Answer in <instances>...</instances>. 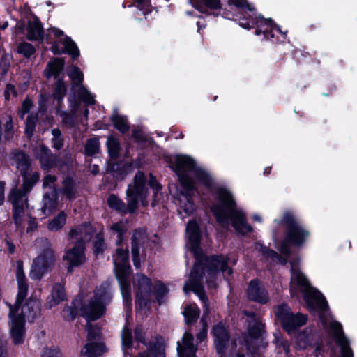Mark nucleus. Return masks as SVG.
I'll return each mask as SVG.
<instances>
[{
    "instance_id": "nucleus-22",
    "label": "nucleus",
    "mask_w": 357,
    "mask_h": 357,
    "mask_svg": "<svg viewBox=\"0 0 357 357\" xmlns=\"http://www.w3.org/2000/svg\"><path fill=\"white\" fill-rule=\"evenodd\" d=\"M190 4L199 13L218 17L217 11L220 12L222 5L220 0H189Z\"/></svg>"
},
{
    "instance_id": "nucleus-14",
    "label": "nucleus",
    "mask_w": 357,
    "mask_h": 357,
    "mask_svg": "<svg viewBox=\"0 0 357 357\" xmlns=\"http://www.w3.org/2000/svg\"><path fill=\"white\" fill-rule=\"evenodd\" d=\"M34 158L38 160L40 168L45 172H50L59 164V158L45 144H40L32 150Z\"/></svg>"
},
{
    "instance_id": "nucleus-6",
    "label": "nucleus",
    "mask_w": 357,
    "mask_h": 357,
    "mask_svg": "<svg viewBox=\"0 0 357 357\" xmlns=\"http://www.w3.org/2000/svg\"><path fill=\"white\" fill-rule=\"evenodd\" d=\"M112 298L108 291V285L101 284L99 288L94 291V294L88 303H82L79 308L80 315L88 322L95 321L100 319L105 313L106 305Z\"/></svg>"
},
{
    "instance_id": "nucleus-12",
    "label": "nucleus",
    "mask_w": 357,
    "mask_h": 357,
    "mask_svg": "<svg viewBox=\"0 0 357 357\" xmlns=\"http://www.w3.org/2000/svg\"><path fill=\"white\" fill-rule=\"evenodd\" d=\"M330 328L333 333V339L340 348L341 354L340 356H337L335 349L331 347L330 349L331 357H354L353 351L350 347V342L345 337L341 324L334 321L331 324Z\"/></svg>"
},
{
    "instance_id": "nucleus-37",
    "label": "nucleus",
    "mask_w": 357,
    "mask_h": 357,
    "mask_svg": "<svg viewBox=\"0 0 357 357\" xmlns=\"http://www.w3.org/2000/svg\"><path fill=\"white\" fill-rule=\"evenodd\" d=\"M27 295L17 294L16 300L14 305L8 304L9 313L8 317L10 321H13L18 316H21L22 318H25V314L22 310L21 313H19L20 309L22 307V303L26 298Z\"/></svg>"
},
{
    "instance_id": "nucleus-48",
    "label": "nucleus",
    "mask_w": 357,
    "mask_h": 357,
    "mask_svg": "<svg viewBox=\"0 0 357 357\" xmlns=\"http://www.w3.org/2000/svg\"><path fill=\"white\" fill-rule=\"evenodd\" d=\"M150 351L151 354L148 351L139 352L137 357H166L165 348L160 344L151 345Z\"/></svg>"
},
{
    "instance_id": "nucleus-3",
    "label": "nucleus",
    "mask_w": 357,
    "mask_h": 357,
    "mask_svg": "<svg viewBox=\"0 0 357 357\" xmlns=\"http://www.w3.org/2000/svg\"><path fill=\"white\" fill-rule=\"evenodd\" d=\"M227 3L229 6L233 5L242 9L234 19L242 28L248 30L255 29V35L263 34L264 39L273 44L284 43L287 39V31H282L272 18H265L261 13H258L247 0H227Z\"/></svg>"
},
{
    "instance_id": "nucleus-63",
    "label": "nucleus",
    "mask_w": 357,
    "mask_h": 357,
    "mask_svg": "<svg viewBox=\"0 0 357 357\" xmlns=\"http://www.w3.org/2000/svg\"><path fill=\"white\" fill-rule=\"evenodd\" d=\"M17 91L15 86L13 84L8 83L6 84L3 96L6 101H9L10 100V96L13 98H16L17 96Z\"/></svg>"
},
{
    "instance_id": "nucleus-24",
    "label": "nucleus",
    "mask_w": 357,
    "mask_h": 357,
    "mask_svg": "<svg viewBox=\"0 0 357 357\" xmlns=\"http://www.w3.org/2000/svg\"><path fill=\"white\" fill-rule=\"evenodd\" d=\"M132 170L131 162L122 163L114 160H109L107 162V172L116 179L124 178Z\"/></svg>"
},
{
    "instance_id": "nucleus-11",
    "label": "nucleus",
    "mask_w": 357,
    "mask_h": 357,
    "mask_svg": "<svg viewBox=\"0 0 357 357\" xmlns=\"http://www.w3.org/2000/svg\"><path fill=\"white\" fill-rule=\"evenodd\" d=\"M55 257L51 250H44L39 256L33 261L30 272V277L33 280H41L54 266Z\"/></svg>"
},
{
    "instance_id": "nucleus-41",
    "label": "nucleus",
    "mask_w": 357,
    "mask_h": 357,
    "mask_svg": "<svg viewBox=\"0 0 357 357\" xmlns=\"http://www.w3.org/2000/svg\"><path fill=\"white\" fill-rule=\"evenodd\" d=\"M67 74L72 81L74 86H82L84 81V74L77 66L68 67Z\"/></svg>"
},
{
    "instance_id": "nucleus-20",
    "label": "nucleus",
    "mask_w": 357,
    "mask_h": 357,
    "mask_svg": "<svg viewBox=\"0 0 357 357\" xmlns=\"http://www.w3.org/2000/svg\"><path fill=\"white\" fill-rule=\"evenodd\" d=\"M186 232L188 235L190 250L193 253L194 256L196 253H199L203 250L201 248L202 231L199 224L195 220L188 221L186 226Z\"/></svg>"
},
{
    "instance_id": "nucleus-28",
    "label": "nucleus",
    "mask_w": 357,
    "mask_h": 357,
    "mask_svg": "<svg viewBox=\"0 0 357 357\" xmlns=\"http://www.w3.org/2000/svg\"><path fill=\"white\" fill-rule=\"evenodd\" d=\"M10 159L15 162L16 167L20 169V173L23 171L31 170V160L29 155L24 151L20 149H15L10 153Z\"/></svg>"
},
{
    "instance_id": "nucleus-29",
    "label": "nucleus",
    "mask_w": 357,
    "mask_h": 357,
    "mask_svg": "<svg viewBox=\"0 0 357 357\" xmlns=\"http://www.w3.org/2000/svg\"><path fill=\"white\" fill-rule=\"evenodd\" d=\"M56 190H58L59 194L63 195L66 200L71 202L77 197V185L72 176H66L62 181V188H58L56 187Z\"/></svg>"
},
{
    "instance_id": "nucleus-34",
    "label": "nucleus",
    "mask_w": 357,
    "mask_h": 357,
    "mask_svg": "<svg viewBox=\"0 0 357 357\" xmlns=\"http://www.w3.org/2000/svg\"><path fill=\"white\" fill-rule=\"evenodd\" d=\"M67 93V86L64 82L63 77L58 80H55L54 84V90L52 93V98L56 102L58 107H61L63 99Z\"/></svg>"
},
{
    "instance_id": "nucleus-38",
    "label": "nucleus",
    "mask_w": 357,
    "mask_h": 357,
    "mask_svg": "<svg viewBox=\"0 0 357 357\" xmlns=\"http://www.w3.org/2000/svg\"><path fill=\"white\" fill-rule=\"evenodd\" d=\"M114 127L122 134H126L130 130V126L127 118L125 116L119 115L116 111H114L110 116Z\"/></svg>"
},
{
    "instance_id": "nucleus-32",
    "label": "nucleus",
    "mask_w": 357,
    "mask_h": 357,
    "mask_svg": "<svg viewBox=\"0 0 357 357\" xmlns=\"http://www.w3.org/2000/svg\"><path fill=\"white\" fill-rule=\"evenodd\" d=\"M121 293L123 297V301L125 306L132 305V291L130 278L116 279Z\"/></svg>"
},
{
    "instance_id": "nucleus-50",
    "label": "nucleus",
    "mask_w": 357,
    "mask_h": 357,
    "mask_svg": "<svg viewBox=\"0 0 357 357\" xmlns=\"http://www.w3.org/2000/svg\"><path fill=\"white\" fill-rule=\"evenodd\" d=\"M27 195L26 192L22 189H19L17 187L13 188L9 194L8 195V200L11 204H17L23 203V198Z\"/></svg>"
},
{
    "instance_id": "nucleus-27",
    "label": "nucleus",
    "mask_w": 357,
    "mask_h": 357,
    "mask_svg": "<svg viewBox=\"0 0 357 357\" xmlns=\"http://www.w3.org/2000/svg\"><path fill=\"white\" fill-rule=\"evenodd\" d=\"M295 339L296 349L299 351L305 350L309 347H314L315 335L312 328H305L296 335Z\"/></svg>"
},
{
    "instance_id": "nucleus-2",
    "label": "nucleus",
    "mask_w": 357,
    "mask_h": 357,
    "mask_svg": "<svg viewBox=\"0 0 357 357\" xmlns=\"http://www.w3.org/2000/svg\"><path fill=\"white\" fill-rule=\"evenodd\" d=\"M168 162L169 167L176 174L183 188L181 194L186 198V203L183 206V210L188 215H192L195 211V204L192 197L195 183L188 173H192L197 181L206 188L213 187V180L206 170L197 166L195 160L190 156L177 155L174 162L171 158Z\"/></svg>"
},
{
    "instance_id": "nucleus-54",
    "label": "nucleus",
    "mask_w": 357,
    "mask_h": 357,
    "mask_svg": "<svg viewBox=\"0 0 357 357\" xmlns=\"http://www.w3.org/2000/svg\"><path fill=\"white\" fill-rule=\"evenodd\" d=\"M122 347L123 349H130L132 346V331L126 324L121 331Z\"/></svg>"
},
{
    "instance_id": "nucleus-33",
    "label": "nucleus",
    "mask_w": 357,
    "mask_h": 357,
    "mask_svg": "<svg viewBox=\"0 0 357 357\" xmlns=\"http://www.w3.org/2000/svg\"><path fill=\"white\" fill-rule=\"evenodd\" d=\"M51 300L48 301L50 307H54L66 300V290L63 285L55 283L52 287Z\"/></svg>"
},
{
    "instance_id": "nucleus-18",
    "label": "nucleus",
    "mask_w": 357,
    "mask_h": 357,
    "mask_svg": "<svg viewBox=\"0 0 357 357\" xmlns=\"http://www.w3.org/2000/svg\"><path fill=\"white\" fill-rule=\"evenodd\" d=\"M246 294L250 301L261 305L269 301L268 293L259 279L255 278L249 282Z\"/></svg>"
},
{
    "instance_id": "nucleus-62",
    "label": "nucleus",
    "mask_w": 357,
    "mask_h": 357,
    "mask_svg": "<svg viewBox=\"0 0 357 357\" xmlns=\"http://www.w3.org/2000/svg\"><path fill=\"white\" fill-rule=\"evenodd\" d=\"M276 347L278 349H282L287 356L291 355L290 344L289 341L282 337H275Z\"/></svg>"
},
{
    "instance_id": "nucleus-57",
    "label": "nucleus",
    "mask_w": 357,
    "mask_h": 357,
    "mask_svg": "<svg viewBox=\"0 0 357 357\" xmlns=\"http://www.w3.org/2000/svg\"><path fill=\"white\" fill-rule=\"evenodd\" d=\"M78 96L80 100L86 103L87 105H93L96 103L94 97L90 92L83 86L78 90Z\"/></svg>"
},
{
    "instance_id": "nucleus-16",
    "label": "nucleus",
    "mask_w": 357,
    "mask_h": 357,
    "mask_svg": "<svg viewBox=\"0 0 357 357\" xmlns=\"http://www.w3.org/2000/svg\"><path fill=\"white\" fill-rule=\"evenodd\" d=\"M245 314L248 317L255 318L253 321L248 324L247 333L243 336L245 345L250 347L254 341L259 340L266 333V326L261 321L255 318V314L253 312H245Z\"/></svg>"
},
{
    "instance_id": "nucleus-43",
    "label": "nucleus",
    "mask_w": 357,
    "mask_h": 357,
    "mask_svg": "<svg viewBox=\"0 0 357 357\" xmlns=\"http://www.w3.org/2000/svg\"><path fill=\"white\" fill-rule=\"evenodd\" d=\"M199 309L197 306L193 307L190 305H187L183 312L186 324L191 325L195 323L199 318Z\"/></svg>"
},
{
    "instance_id": "nucleus-10",
    "label": "nucleus",
    "mask_w": 357,
    "mask_h": 357,
    "mask_svg": "<svg viewBox=\"0 0 357 357\" xmlns=\"http://www.w3.org/2000/svg\"><path fill=\"white\" fill-rule=\"evenodd\" d=\"M86 241L81 238L73 243L72 248L65 249L62 257L67 273H73L75 268L86 262Z\"/></svg>"
},
{
    "instance_id": "nucleus-49",
    "label": "nucleus",
    "mask_w": 357,
    "mask_h": 357,
    "mask_svg": "<svg viewBox=\"0 0 357 357\" xmlns=\"http://www.w3.org/2000/svg\"><path fill=\"white\" fill-rule=\"evenodd\" d=\"M38 121V115L36 114H29L25 121L24 133L28 138H31L36 130Z\"/></svg>"
},
{
    "instance_id": "nucleus-5",
    "label": "nucleus",
    "mask_w": 357,
    "mask_h": 357,
    "mask_svg": "<svg viewBox=\"0 0 357 357\" xmlns=\"http://www.w3.org/2000/svg\"><path fill=\"white\" fill-rule=\"evenodd\" d=\"M291 264L290 291H296L302 294L309 312H326L329 306L324 296L310 284L299 268L294 266V262Z\"/></svg>"
},
{
    "instance_id": "nucleus-31",
    "label": "nucleus",
    "mask_w": 357,
    "mask_h": 357,
    "mask_svg": "<svg viewBox=\"0 0 357 357\" xmlns=\"http://www.w3.org/2000/svg\"><path fill=\"white\" fill-rule=\"evenodd\" d=\"M169 293V289L162 280H155L152 288V294L159 305L165 302Z\"/></svg>"
},
{
    "instance_id": "nucleus-64",
    "label": "nucleus",
    "mask_w": 357,
    "mask_h": 357,
    "mask_svg": "<svg viewBox=\"0 0 357 357\" xmlns=\"http://www.w3.org/2000/svg\"><path fill=\"white\" fill-rule=\"evenodd\" d=\"M197 348L178 347V354L179 357H195Z\"/></svg>"
},
{
    "instance_id": "nucleus-53",
    "label": "nucleus",
    "mask_w": 357,
    "mask_h": 357,
    "mask_svg": "<svg viewBox=\"0 0 357 357\" xmlns=\"http://www.w3.org/2000/svg\"><path fill=\"white\" fill-rule=\"evenodd\" d=\"M78 315V308L75 304V301H73L71 305H66L63 309V319L67 321H74Z\"/></svg>"
},
{
    "instance_id": "nucleus-60",
    "label": "nucleus",
    "mask_w": 357,
    "mask_h": 357,
    "mask_svg": "<svg viewBox=\"0 0 357 357\" xmlns=\"http://www.w3.org/2000/svg\"><path fill=\"white\" fill-rule=\"evenodd\" d=\"M128 197V203L126 205L125 214L127 213H135L137 210L139 208V198L132 197Z\"/></svg>"
},
{
    "instance_id": "nucleus-4",
    "label": "nucleus",
    "mask_w": 357,
    "mask_h": 357,
    "mask_svg": "<svg viewBox=\"0 0 357 357\" xmlns=\"http://www.w3.org/2000/svg\"><path fill=\"white\" fill-rule=\"evenodd\" d=\"M211 211L216 222L224 228L229 225L240 236H245L253 231L248 224L245 213L238 208L236 201L230 190L225 187H218Z\"/></svg>"
},
{
    "instance_id": "nucleus-55",
    "label": "nucleus",
    "mask_w": 357,
    "mask_h": 357,
    "mask_svg": "<svg viewBox=\"0 0 357 357\" xmlns=\"http://www.w3.org/2000/svg\"><path fill=\"white\" fill-rule=\"evenodd\" d=\"M13 220L16 226H19L22 222V218L24 215V207L22 204L12 205Z\"/></svg>"
},
{
    "instance_id": "nucleus-58",
    "label": "nucleus",
    "mask_w": 357,
    "mask_h": 357,
    "mask_svg": "<svg viewBox=\"0 0 357 357\" xmlns=\"http://www.w3.org/2000/svg\"><path fill=\"white\" fill-rule=\"evenodd\" d=\"M12 59V56L7 54L3 53L1 54L0 57V70L1 74L2 75H5L8 73L10 68V61Z\"/></svg>"
},
{
    "instance_id": "nucleus-25",
    "label": "nucleus",
    "mask_w": 357,
    "mask_h": 357,
    "mask_svg": "<svg viewBox=\"0 0 357 357\" xmlns=\"http://www.w3.org/2000/svg\"><path fill=\"white\" fill-rule=\"evenodd\" d=\"M42 202V211L44 215H50L56 211L59 204V193L54 184L51 191L44 193Z\"/></svg>"
},
{
    "instance_id": "nucleus-42",
    "label": "nucleus",
    "mask_w": 357,
    "mask_h": 357,
    "mask_svg": "<svg viewBox=\"0 0 357 357\" xmlns=\"http://www.w3.org/2000/svg\"><path fill=\"white\" fill-rule=\"evenodd\" d=\"M67 215L64 211H61L56 216L51 220L47 228L50 231H56L61 229L66 223Z\"/></svg>"
},
{
    "instance_id": "nucleus-19",
    "label": "nucleus",
    "mask_w": 357,
    "mask_h": 357,
    "mask_svg": "<svg viewBox=\"0 0 357 357\" xmlns=\"http://www.w3.org/2000/svg\"><path fill=\"white\" fill-rule=\"evenodd\" d=\"M211 333L214 337L217 352L223 353L227 349L231 337L228 327L222 321H219L213 326Z\"/></svg>"
},
{
    "instance_id": "nucleus-17",
    "label": "nucleus",
    "mask_w": 357,
    "mask_h": 357,
    "mask_svg": "<svg viewBox=\"0 0 357 357\" xmlns=\"http://www.w3.org/2000/svg\"><path fill=\"white\" fill-rule=\"evenodd\" d=\"M146 229L138 227L133 230L131 236V255L133 266L136 269L141 267L140 248L146 238Z\"/></svg>"
},
{
    "instance_id": "nucleus-30",
    "label": "nucleus",
    "mask_w": 357,
    "mask_h": 357,
    "mask_svg": "<svg viewBox=\"0 0 357 357\" xmlns=\"http://www.w3.org/2000/svg\"><path fill=\"white\" fill-rule=\"evenodd\" d=\"M16 280L17 283V294H28L29 284L24 271V264L20 259L16 261Z\"/></svg>"
},
{
    "instance_id": "nucleus-26",
    "label": "nucleus",
    "mask_w": 357,
    "mask_h": 357,
    "mask_svg": "<svg viewBox=\"0 0 357 357\" xmlns=\"http://www.w3.org/2000/svg\"><path fill=\"white\" fill-rule=\"evenodd\" d=\"M26 38L29 41H40L44 40V29L40 19L33 16V22L29 21L27 26Z\"/></svg>"
},
{
    "instance_id": "nucleus-1",
    "label": "nucleus",
    "mask_w": 357,
    "mask_h": 357,
    "mask_svg": "<svg viewBox=\"0 0 357 357\" xmlns=\"http://www.w3.org/2000/svg\"><path fill=\"white\" fill-rule=\"evenodd\" d=\"M195 261L191 269L190 280L192 290L202 300L207 299L202 284L204 276L206 273V283L208 289L218 288L217 278L220 273L227 272L229 275L233 274V268L229 267V257L223 254H212L208 255L204 250L194 255Z\"/></svg>"
},
{
    "instance_id": "nucleus-15",
    "label": "nucleus",
    "mask_w": 357,
    "mask_h": 357,
    "mask_svg": "<svg viewBox=\"0 0 357 357\" xmlns=\"http://www.w3.org/2000/svg\"><path fill=\"white\" fill-rule=\"evenodd\" d=\"M146 178L144 173L137 171L135 174L132 184H129L126 190L127 197L139 198L141 202H144L148 195V188L146 187Z\"/></svg>"
},
{
    "instance_id": "nucleus-9",
    "label": "nucleus",
    "mask_w": 357,
    "mask_h": 357,
    "mask_svg": "<svg viewBox=\"0 0 357 357\" xmlns=\"http://www.w3.org/2000/svg\"><path fill=\"white\" fill-rule=\"evenodd\" d=\"M275 317L280 322L283 330L289 335L295 333L307 321V315L301 313L294 314L285 303L278 305Z\"/></svg>"
},
{
    "instance_id": "nucleus-35",
    "label": "nucleus",
    "mask_w": 357,
    "mask_h": 357,
    "mask_svg": "<svg viewBox=\"0 0 357 357\" xmlns=\"http://www.w3.org/2000/svg\"><path fill=\"white\" fill-rule=\"evenodd\" d=\"M22 177V190L27 194L29 193L34 185L38 183L40 178V174L38 172H33L30 175V171H23L20 173Z\"/></svg>"
},
{
    "instance_id": "nucleus-59",
    "label": "nucleus",
    "mask_w": 357,
    "mask_h": 357,
    "mask_svg": "<svg viewBox=\"0 0 357 357\" xmlns=\"http://www.w3.org/2000/svg\"><path fill=\"white\" fill-rule=\"evenodd\" d=\"M256 249H257L266 259H275L278 255V253L276 251L268 248L262 243H259L256 246Z\"/></svg>"
},
{
    "instance_id": "nucleus-8",
    "label": "nucleus",
    "mask_w": 357,
    "mask_h": 357,
    "mask_svg": "<svg viewBox=\"0 0 357 357\" xmlns=\"http://www.w3.org/2000/svg\"><path fill=\"white\" fill-rule=\"evenodd\" d=\"M153 285L151 279L145 274H137V280L134 283L136 312L150 308Z\"/></svg>"
},
{
    "instance_id": "nucleus-46",
    "label": "nucleus",
    "mask_w": 357,
    "mask_h": 357,
    "mask_svg": "<svg viewBox=\"0 0 357 357\" xmlns=\"http://www.w3.org/2000/svg\"><path fill=\"white\" fill-rule=\"evenodd\" d=\"M137 4V8L142 13L147 19V15L153 11L155 15L158 13V9L156 7H153L151 3V0H133Z\"/></svg>"
},
{
    "instance_id": "nucleus-23",
    "label": "nucleus",
    "mask_w": 357,
    "mask_h": 357,
    "mask_svg": "<svg viewBox=\"0 0 357 357\" xmlns=\"http://www.w3.org/2000/svg\"><path fill=\"white\" fill-rule=\"evenodd\" d=\"M65 59L63 57H54L46 65L44 75L49 79L53 77L55 80L64 78Z\"/></svg>"
},
{
    "instance_id": "nucleus-7",
    "label": "nucleus",
    "mask_w": 357,
    "mask_h": 357,
    "mask_svg": "<svg viewBox=\"0 0 357 357\" xmlns=\"http://www.w3.org/2000/svg\"><path fill=\"white\" fill-rule=\"evenodd\" d=\"M280 224L285 227L286 242L293 247H302L310 237V231L290 211L283 214Z\"/></svg>"
},
{
    "instance_id": "nucleus-45",
    "label": "nucleus",
    "mask_w": 357,
    "mask_h": 357,
    "mask_svg": "<svg viewBox=\"0 0 357 357\" xmlns=\"http://www.w3.org/2000/svg\"><path fill=\"white\" fill-rule=\"evenodd\" d=\"M90 226L89 222H84L77 226L72 227L68 233V240L72 241L73 239L79 240L80 238H83L84 231L88 229Z\"/></svg>"
},
{
    "instance_id": "nucleus-56",
    "label": "nucleus",
    "mask_w": 357,
    "mask_h": 357,
    "mask_svg": "<svg viewBox=\"0 0 357 357\" xmlns=\"http://www.w3.org/2000/svg\"><path fill=\"white\" fill-rule=\"evenodd\" d=\"M22 310L27 311L29 312L28 317L35 319L38 312V306L36 301L30 298L26 300L22 307Z\"/></svg>"
},
{
    "instance_id": "nucleus-47",
    "label": "nucleus",
    "mask_w": 357,
    "mask_h": 357,
    "mask_svg": "<svg viewBox=\"0 0 357 357\" xmlns=\"http://www.w3.org/2000/svg\"><path fill=\"white\" fill-rule=\"evenodd\" d=\"M105 347L103 343L99 342H88L84 345V354L86 357H97Z\"/></svg>"
},
{
    "instance_id": "nucleus-13",
    "label": "nucleus",
    "mask_w": 357,
    "mask_h": 357,
    "mask_svg": "<svg viewBox=\"0 0 357 357\" xmlns=\"http://www.w3.org/2000/svg\"><path fill=\"white\" fill-rule=\"evenodd\" d=\"M114 274L116 279L130 278L132 268L130 264V255L128 245L126 248H117L114 260Z\"/></svg>"
},
{
    "instance_id": "nucleus-44",
    "label": "nucleus",
    "mask_w": 357,
    "mask_h": 357,
    "mask_svg": "<svg viewBox=\"0 0 357 357\" xmlns=\"http://www.w3.org/2000/svg\"><path fill=\"white\" fill-rule=\"evenodd\" d=\"M107 203L110 208L122 214H125L126 204L118 197V195L115 194H110L107 197Z\"/></svg>"
},
{
    "instance_id": "nucleus-51",
    "label": "nucleus",
    "mask_w": 357,
    "mask_h": 357,
    "mask_svg": "<svg viewBox=\"0 0 357 357\" xmlns=\"http://www.w3.org/2000/svg\"><path fill=\"white\" fill-rule=\"evenodd\" d=\"M17 53L23 55L24 58L29 59L36 53V48L29 43L22 42L17 46Z\"/></svg>"
},
{
    "instance_id": "nucleus-40",
    "label": "nucleus",
    "mask_w": 357,
    "mask_h": 357,
    "mask_svg": "<svg viewBox=\"0 0 357 357\" xmlns=\"http://www.w3.org/2000/svg\"><path fill=\"white\" fill-rule=\"evenodd\" d=\"M107 244L105 239V234L102 229L95 236L93 241V254L95 257H98L103 255L107 249Z\"/></svg>"
},
{
    "instance_id": "nucleus-36",
    "label": "nucleus",
    "mask_w": 357,
    "mask_h": 357,
    "mask_svg": "<svg viewBox=\"0 0 357 357\" xmlns=\"http://www.w3.org/2000/svg\"><path fill=\"white\" fill-rule=\"evenodd\" d=\"M106 146L109 160H116L120 155L121 151L119 140L113 134H111L107 137Z\"/></svg>"
},
{
    "instance_id": "nucleus-39",
    "label": "nucleus",
    "mask_w": 357,
    "mask_h": 357,
    "mask_svg": "<svg viewBox=\"0 0 357 357\" xmlns=\"http://www.w3.org/2000/svg\"><path fill=\"white\" fill-rule=\"evenodd\" d=\"M62 43L63 45L64 54L70 55L73 61L77 60L80 56V52L75 42L70 37L65 36Z\"/></svg>"
},
{
    "instance_id": "nucleus-21",
    "label": "nucleus",
    "mask_w": 357,
    "mask_h": 357,
    "mask_svg": "<svg viewBox=\"0 0 357 357\" xmlns=\"http://www.w3.org/2000/svg\"><path fill=\"white\" fill-rule=\"evenodd\" d=\"M26 319L18 316L13 321H9L10 336L14 345L24 343L26 337Z\"/></svg>"
},
{
    "instance_id": "nucleus-61",
    "label": "nucleus",
    "mask_w": 357,
    "mask_h": 357,
    "mask_svg": "<svg viewBox=\"0 0 357 357\" xmlns=\"http://www.w3.org/2000/svg\"><path fill=\"white\" fill-rule=\"evenodd\" d=\"M135 340L136 342L144 345H147L148 342L145 337V332L142 325H137L134 329Z\"/></svg>"
},
{
    "instance_id": "nucleus-52",
    "label": "nucleus",
    "mask_w": 357,
    "mask_h": 357,
    "mask_svg": "<svg viewBox=\"0 0 357 357\" xmlns=\"http://www.w3.org/2000/svg\"><path fill=\"white\" fill-rule=\"evenodd\" d=\"M100 151V142L96 138H90L86 141L84 152L86 156H93Z\"/></svg>"
}]
</instances>
